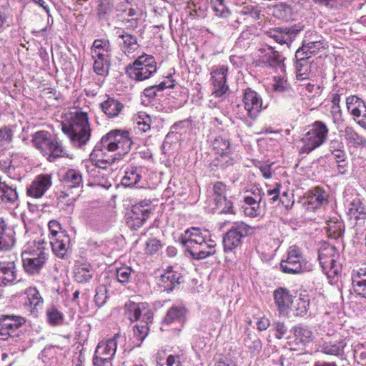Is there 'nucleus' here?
I'll use <instances>...</instances> for the list:
<instances>
[{
    "label": "nucleus",
    "instance_id": "nucleus-22",
    "mask_svg": "<svg viewBox=\"0 0 366 366\" xmlns=\"http://www.w3.org/2000/svg\"><path fill=\"white\" fill-rule=\"evenodd\" d=\"M259 51L261 54L264 53L260 61L266 67L284 70L285 57L280 52L274 50L272 46L260 49Z\"/></svg>",
    "mask_w": 366,
    "mask_h": 366
},
{
    "label": "nucleus",
    "instance_id": "nucleus-15",
    "mask_svg": "<svg viewBox=\"0 0 366 366\" xmlns=\"http://www.w3.org/2000/svg\"><path fill=\"white\" fill-rule=\"evenodd\" d=\"M25 323V319L17 315L0 316V336L2 340L16 336L15 332Z\"/></svg>",
    "mask_w": 366,
    "mask_h": 366
},
{
    "label": "nucleus",
    "instance_id": "nucleus-37",
    "mask_svg": "<svg viewBox=\"0 0 366 366\" xmlns=\"http://www.w3.org/2000/svg\"><path fill=\"white\" fill-rule=\"evenodd\" d=\"M91 54L92 57L110 59L111 46L109 41L104 39H95L91 47Z\"/></svg>",
    "mask_w": 366,
    "mask_h": 366
},
{
    "label": "nucleus",
    "instance_id": "nucleus-61",
    "mask_svg": "<svg viewBox=\"0 0 366 366\" xmlns=\"http://www.w3.org/2000/svg\"><path fill=\"white\" fill-rule=\"evenodd\" d=\"M355 122L366 130V107L352 116Z\"/></svg>",
    "mask_w": 366,
    "mask_h": 366
},
{
    "label": "nucleus",
    "instance_id": "nucleus-40",
    "mask_svg": "<svg viewBox=\"0 0 366 366\" xmlns=\"http://www.w3.org/2000/svg\"><path fill=\"white\" fill-rule=\"evenodd\" d=\"M142 168L137 166H130L125 171L122 179V185L132 187L136 186L142 179Z\"/></svg>",
    "mask_w": 366,
    "mask_h": 366
},
{
    "label": "nucleus",
    "instance_id": "nucleus-49",
    "mask_svg": "<svg viewBox=\"0 0 366 366\" xmlns=\"http://www.w3.org/2000/svg\"><path fill=\"white\" fill-rule=\"evenodd\" d=\"M346 105L352 116L366 107L364 102L356 96L348 97L346 99Z\"/></svg>",
    "mask_w": 366,
    "mask_h": 366
},
{
    "label": "nucleus",
    "instance_id": "nucleus-39",
    "mask_svg": "<svg viewBox=\"0 0 366 366\" xmlns=\"http://www.w3.org/2000/svg\"><path fill=\"white\" fill-rule=\"evenodd\" d=\"M102 111L109 117H117L124 108V105L119 100L112 97L107 99L100 104Z\"/></svg>",
    "mask_w": 366,
    "mask_h": 366
},
{
    "label": "nucleus",
    "instance_id": "nucleus-52",
    "mask_svg": "<svg viewBox=\"0 0 366 366\" xmlns=\"http://www.w3.org/2000/svg\"><path fill=\"white\" fill-rule=\"evenodd\" d=\"M114 10L113 0H99L98 4L97 14L99 18L103 19L110 14Z\"/></svg>",
    "mask_w": 366,
    "mask_h": 366
},
{
    "label": "nucleus",
    "instance_id": "nucleus-18",
    "mask_svg": "<svg viewBox=\"0 0 366 366\" xmlns=\"http://www.w3.org/2000/svg\"><path fill=\"white\" fill-rule=\"evenodd\" d=\"M302 30V26H292L277 27L267 32L268 36L273 39L277 43L287 46L292 43L296 35Z\"/></svg>",
    "mask_w": 366,
    "mask_h": 366
},
{
    "label": "nucleus",
    "instance_id": "nucleus-41",
    "mask_svg": "<svg viewBox=\"0 0 366 366\" xmlns=\"http://www.w3.org/2000/svg\"><path fill=\"white\" fill-rule=\"evenodd\" d=\"M217 157L212 160L211 166L213 167L226 169L228 167L232 166L237 160V155L234 152L229 151V152H224L222 154H215Z\"/></svg>",
    "mask_w": 366,
    "mask_h": 366
},
{
    "label": "nucleus",
    "instance_id": "nucleus-29",
    "mask_svg": "<svg viewBox=\"0 0 366 366\" xmlns=\"http://www.w3.org/2000/svg\"><path fill=\"white\" fill-rule=\"evenodd\" d=\"M0 199L4 204H14L18 201L16 187L11 183V180L0 177Z\"/></svg>",
    "mask_w": 366,
    "mask_h": 366
},
{
    "label": "nucleus",
    "instance_id": "nucleus-32",
    "mask_svg": "<svg viewBox=\"0 0 366 366\" xmlns=\"http://www.w3.org/2000/svg\"><path fill=\"white\" fill-rule=\"evenodd\" d=\"M325 44V41L322 40L309 42L304 41L302 47L297 50L295 57L302 59L303 56H305L310 59L312 56L315 55L318 51L324 49Z\"/></svg>",
    "mask_w": 366,
    "mask_h": 366
},
{
    "label": "nucleus",
    "instance_id": "nucleus-38",
    "mask_svg": "<svg viewBox=\"0 0 366 366\" xmlns=\"http://www.w3.org/2000/svg\"><path fill=\"white\" fill-rule=\"evenodd\" d=\"M346 343L343 340L323 342L320 345V352L327 355L341 357L344 354Z\"/></svg>",
    "mask_w": 366,
    "mask_h": 366
},
{
    "label": "nucleus",
    "instance_id": "nucleus-2",
    "mask_svg": "<svg viewBox=\"0 0 366 366\" xmlns=\"http://www.w3.org/2000/svg\"><path fill=\"white\" fill-rule=\"evenodd\" d=\"M26 251L22 253L23 267L25 271L29 274H36L45 264L48 253L46 246L48 242L41 235L32 242Z\"/></svg>",
    "mask_w": 366,
    "mask_h": 366
},
{
    "label": "nucleus",
    "instance_id": "nucleus-26",
    "mask_svg": "<svg viewBox=\"0 0 366 366\" xmlns=\"http://www.w3.org/2000/svg\"><path fill=\"white\" fill-rule=\"evenodd\" d=\"M15 243L14 230L8 227L4 219L0 217V252L11 250Z\"/></svg>",
    "mask_w": 366,
    "mask_h": 366
},
{
    "label": "nucleus",
    "instance_id": "nucleus-12",
    "mask_svg": "<svg viewBox=\"0 0 366 366\" xmlns=\"http://www.w3.org/2000/svg\"><path fill=\"white\" fill-rule=\"evenodd\" d=\"M242 101L247 115L252 119H256L260 112L267 108L263 105L260 94L251 88L244 89Z\"/></svg>",
    "mask_w": 366,
    "mask_h": 366
},
{
    "label": "nucleus",
    "instance_id": "nucleus-33",
    "mask_svg": "<svg viewBox=\"0 0 366 366\" xmlns=\"http://www.w3.org/2000/svg\"><path fill=\"white\" fill-rule=\"evenodd\" d=\"M69 240V235L59 233L57 237H50L49 244L57 257H64L67 252Z\"/></svg>",
    "mask_w": 366,
    "mask_h": 366
},
{
    "label": "nucleus",
    "instance_id": "nucleus-62",
    "mask_svg": "<svg viewBox=\"0 0 366 366\" xmlns=\"http://www.w3.org/2000/svg\"><path fill=\"white\" fill-rule=\"evenodd\" d=\"M191 122L189 120L180 121L172 126V129L178 133H184L187 129L190 128Z\"/></svg>",
    "mask_w": 366,
    "mask_h": 366
},
{
    "label": "nucleus",
    "instance_id": "nucleus-35",
    "mask_svg": "<svg viewBox=\"0 0 366 366\" xmlns=\"http://www.w3.org/2000/svg\"><path fill=\"white\" fill-rule=\"evenodd\" d=\"M352 282L354 292L366 299V270L360 269L353 270L352 274Z\"/></svg>",
    "mask_w": 366,
    "mask_h": 366
},
{
    "label": "nucleus",
    "instance_id": "nucleus-55",
    "mask_svg": "<svg viewBox=\"0 0 366 366\" xmlns=\"http://www.w3.org/2000/svg\"><path fill=\"white\" fill-rule=\"evenodd\" d=\"M213 191L214 194V200L217 203L225 202L226 196V185L221 182H216L213 186Z\"/></svg>",
    "mask_w": 366,
    "mask_h": 366
},
{
    "label": "nucleus",
    "instance_id": "nucleus-5",
    "mask_svg": "<svg viewBox=\"0 0 366 366\" xmlns=\"http://www.w3.org/2000/svg\"><path fill=\"white\" fill-rule=\"evenodd\" d=\"M339 252L335 246L322 242L318 249V259L324 273L327 275L330 284L334 285L338 280L342 266L338 262Z\"/></svg>",
    "mask_w": 366,
    "mask_h": 366
},
{
    "label": "nucleus",
    "instance_id": "nucleus-36",
    "mask_svg": "<svg viewBox=\"0 0 366 366\" xmlns=\"http://www.w3.org/2000/svg\"><path fill=\"white\" fill-rule=\"evenodd\" d=\"M16 279L17 271L13 262L0 265V287L13 284Z\"/></svg>",
    "mask_w": 366,
    "mask_h": 366
},
{
    "label": "nucleus",
    "instance_id": "nucleus-23",
    "mask_svg": "<svg viewBox=\"0 0 366 366\" xmlns=\"http://www.w3.org/2000/svg\"><path fill=\"white\" fill-rule=\"evenodd\" d=\"M347 214L356 224H362L366 219V207L359 197L352 199L347 205Z\"/></svg>",
    "mask_w": 366,
    "mask_h": 366
},
{
    "label": "nucleus",
    "instance_id": "nucleus-7",
    "mask_svg": "<svg viewBox=\"0 0 366 366\" xmlns=\"http://www.w3.org/2000/svg\"><path fill=\"white\" fill-rule=\"evenodd\" d=\"M157 71V63L153 56L142 54L132 64L126 67V73L136 81H144L149 79Z\"/></svg>",
    "mask_w": 366,
    "mask_h": 366
},
{
    "label": "nucleus",
    "instance_id": "nucleus-64",
    "mask_svg": "<svg viewBox=\"0 0 366 366\" xmlns=\"http://www.w3.org/2000/svg\"><path fill=\"white\" fill-rule=\"evenodd\" d=\"M274 329L277 332L276 338L280 340L287 333V327L284 322H276L274 323Z\"/></svg>",
    "mask_w": 366,
    "mask_h": 366
},
{
    "label": "nucleus",
    "instance_id": "nucleus-1",
    "mask_svg": "<svg viewBox=\"0 0 366 366\" xmlns=\"http://www.w3.org/2000/svg\"><path fill=\"white\" fill-rule=\"evenodd\" d=\"M134 142L127 130L112 129L104 134L100 142L96 144V152L103 151L105 153L112 152L110 155L120 160L127 154L132 149Z\"/></svg>",
    "mask_w": 366,
    "mask_h": 366
},
{
    "label": "nucleus",
    "instance_id": "nucleus-24",
    "mask_svg": "<svg viewBox=\"0 0 366 366\" xmlns=\"http://www.w3.org/2000/svg\"><path fill=\"white\" fill-rule=\"evenodd\" d=\"M149 213L142 205L134 206L127 221L128 227L134 230L138 229L144 224Z\"/></svg>",
    "mask_w": 366,
    "mask_h": 366
},
{
    "label": "nucleus",
    "instance_id": "nucleus-21",
    "mask_svg": "<svg viewBox=\"0 0 366 366\" xmlns=\"http://www.w3.org/2000/svg\"><path fill=\"white\" fill-rule=\"evenodd\" d=\"M51 184V177L50 175H38L27 188L26 194L31 197L40 198L49 189Z\"/></svg>",
    "mask_w": 366,
    "mask_h": 366
},
{
    "label": "nucleus",
    "instance_id": "nucleus-43",
    "mask_svg": "<svg viewBox=\"0 0 366 366\" xmlns=\"http://www.w3.org/2000/svg\"><path fill=\"white\" fill-rule=\"evenodd\" d=\"M328 194L327 192L320 187H315L312 191L311 195L309 196L308 203L312 205V208L316 209L317 207L324 206L328 203Z\"/></svg>",
    "mask_w": 366,
    "mask_h": 366
},
{
    "label": "nucleus",
    "instance_id": "nucleus-58",
    "mask_svg": "<svg viewBox=\"0 0 366 366\" xmlns=\"http://www.w3.org/2000/svg\"><path fill=\"white\" fill-rule=\"evenodd\" d=\"M162 244L156 238H151L146 242L145 252L147 254H154L161 249Z\"/></svg>",
    "mask_w": 366,
    "mask_h": 366
},
{
    "label": "nucleus",
    "instance_id": "nucleus-14",
    "mask_svg": "<svg viewBox=\"0 0 366 366\" xmlns=\"http://www.w3.org/2000/svg\"><path fill=\"white\" fill-rule=\"evenodd\" d=\"M128 317L131 321L151 323L153 320V312L146 303H135L130 302L125 305Z\"/></svg>",
    "mask_w": 366,
    "mask_h": 366
},
{
    "label": "nucleus",
    "instance_id": "nucleus-28",
    "mask_svg": "<svg viewBox=\"0 0 366 366\" xmlns=\"http://www.w3.org/2000/svg\"><path fill=\"white\" fill-rule=\"evenodd\" d=\"M90 157L93 161H95L94 168L90 172L95 175L96 173H99L100 169L107 170L109 166L112 165L115 161V157L108 156L107 153L103 151L101 152H96V146L90 154Z\"/></svg>",
    "mask_w": 366,
    "mask_h": 366
},
{
    "label": "nucleus",
    "instance_id": "nucleus-63",
    "mask_svg": "<svg viewBox=\"0 0 366 366\" xmlns=\"http://www.w3.org/2000/svg\"><path fill=\"white\" fill-rule=\"evenodd\" d=\"M49 229L50 231V237H57L59 233H64L61 231V224L56 220H51L48 224Z\"/></svg>",
    "mask_w": 366,
    "mask_h": 366
},
{
    "label": "nucleus",
    "instance_id": "nucleus-4",
    "mask_svg": "<svg viewBox=\"0 0 366 366\" xmlns=\"http://www.w3.org/2000/svg\"><path fill=\"white\" fill-rule=\"evenodd\" d=\"M32 142L34 147L46 156L50 162L67 155L62 142L47 131L36 132L32 136Z\"/></svg>",
    "mask_w": 366,
    "mask_h": 366
},
{
    "label": "nucleus",
    "instance_id": "nucleus-51",
    "mask_svg": "<svg viewBox=\"0 0 366 366\" xmlns=\"http://www.w3.org/2000/svg\"><path fill=\"white\" fill-rule=\"evenodd\" d=\"M212 147L215 154H222L232 150L228 139L220 136L214 139Z\"/></svg>",
    "mask_w": 366,
    "mask_h": 366
},
{
    "label": "nucleus",
    "instance_id": "nucleus-9",
    "mask_svg": "<svg viewBox=\"0 0 366 366\" xmlns=\"http://www.w3.org/2000/svg\"><path fill=\"white\" fill-rule=\"evenodd\" d=\"M281 270L287 274H300L310 269L307 259L297 246L289 247L287 257L280 262Z\"/></svg>",
    "mask_w": 366,
    "mask_h": 366
},
{
    "label": "nucleus",
    "instance_id": "nucleus-13",
    "mask_svg": "<svg viewBox=\"0 0 366 366\" xmlns=\"http://www.w3.org/2000/svg\"><path fill=\"white\" fill-rule=\"evenodd\" d=\"M207 238V231H202L199 227H190L187 229L179 237V242L185 248L187 252H190L192 248H197L198 245L204 242Z\"/></svg>",
    "mask_w": 366,
    "mask_h": 366
},
{
    "label": "nucleus",
    "instance_id": "nucleus-56",
    "mask_svg": "<svg viewBox=\"0 0 366 366\" xmlns=\"http://www.w3.org/2000/svg\"><path fill=\"white\" fill-rule=\"evenodd\" d=\"M293 303H295L294 307L297 316L302 317L307 314L310 306V301L308 299L299 297L294 301Z\"/></svg>",
    "mask_w": 366,
    "mask_h": 366
},
{
    "label": "nucleus",
    "instance_id": "nucleus-48",
    "mask_svg": "<svg viewBox=\"0 0 366 366\" xmlns=\"http://www.w3.org/2000/svg\"><path fill=\"white\" fill-rule=\"evenodd\" d=\"M344 225L341 222L337 220H330L325 227L327 235L333 239H337L342 235Z\"/></svg>",
    "mask_w": 366,
    "mask_h": 366
},
{
    "label": "nucleus",
    "instance_id": "nucleus-34",
    "mask_svg": "<svg viewBox=\"0 0 366 366\" xmlns=\"http://www.w3.org/2000/svg\"><path fill=\"white\" fill-rule=\"evenodd\" d=\"M347 144L357 148L366 147V138L357 132L351 126H346L344 129L340 130Z\"/></svg>",
    "mask_w": 366,
    "mask_h": 366
},
{
    "label": "nucleus",
    "instance_id": "nucleus-10",
    "mask_svg": "<svg viewBox=\"0 0 366 366\" xmlns=\"http://www.w3.org/2000/svg\"><path fill=\"white\" fill-rule=\"evenodd\" d=\"M250 227L244 222L234 223L222 238L224 251L229 254L241 247L242 239L249 233Z\"/></svg>",
    "mask_w": 366,
    "mask_h": 366
},
{
    "label": "nucleus",
    "instance_id": "nucleus-53",
    "mask_svg": "<svg viewBox=\"0 0 366 366\" xmlns=\"http://www.w3.org/2000/svg\"><path fill=\"white\" fill-rule=\"evenodd\" d=\"M92 59L94 60V71L98 75H105L107 73L106 66L109 64L110 59H100L99 57H92Z\"/></svg>",
    "mask_w": 366,
    "mask_h": 366
},
{
    "label": "nucleus",
    "instance_id": "nucleus-25",
    "mask_svg": "<svg viewBox=\"0 0 366 366\" xmlns=\"http://www.w3.org/2000/svg\"><path fill=\"white\" fill-rule=\"evenodd\" d=\"M26 298L24 306L26 309L34 317L37 316L39 309L42 308L43 298L35 287H29L26 290Z\"/></svg>",
    "mask_w": 366,
    "mask_h": 366
},
{
    "label": "nucleus",
    "instance_id": "nucleus-46",
    "mask_svg": "<svg viewBox=\"0 0 366 366\" xmlns=\"http://www.w3.org/2000/svg\"><path fill=\"white\" fill-rule=\"evenodd\" d=\"M14 129L11 126H4L0 128V148H9L13 142Z\"/></svg>",
    "mask_w": 366,
    "mask_h": 366
},
{
    "label": "nucleus",
    "instance_id": "nucleus-45",
    "mask_svg": "<svg viewBox=\"0 0 366 366\" xmlns=\"http://www.w3.org/2000/svg\"><path fill=\"white\" fill-rule=\"evenodd\" d=\"M291 332L295 338L302 343L309 342L312 340V332L307 326L297 325L292 328Z\"/></svg>",
    "mask_w": 366,
    "mask_h": 366
},
{
    "label": "nucleus",
    "instance_id": "nucleus-8",
    "mask_svg": "<svg viewBox=\"0 0 366 366\" xmlns=\"http://www.w3.org/2000/svg\"><path fill=\"white\" fill-rule=\"evenodd\" d=\"M328 132L329 129L325 123L321 121L315 122L301 140L303 145L300 148V152L308 154L321 146L326 141Z\"/></svg>",
    "mask_w": 366,
    "mask_h": 366
},
{
    "label": "nucleus",
    "instance_id": "nucleus-59",
    "mask_svg": "<svg viewBox=\"0 0 366 366\" xmlns=\"http://www.w3.org/2000/svg\"><path fill=\"white\" fill-rule=\"evenodd\" d=\"M107 298V289L103 286L97 287L96 295H94V302L97 306L99 307L103 306L106 302Z\"/></svg>",
    "mask_w": 366,
    "mask_h": 366
},
{
    "label": "nucleus",
    "instance_id": "nucleus-17",
    "mask_svg": "<svg viewBox=\"0 0 366 366\" xmlns=\"http://www.w3.org/2000/svg\"><path fill=\"white\" fill-rule=\"evenodd\" d=\"M273 297L280 315L288 317L294 302L291 292L285 287H279L273 292Z\"/></svg>",
    "mask_w": 366,
    "mask_h": 366
},
{
    "label": "nucleus",
    "instance_id": "nucleus-47",
    "mask_svg": "<svg viewBox=\"0 0 366 366\" xmlns=\"http://www.w3.org/2000/svg\"><path fill=\"white\" fill-rule=\"evenodd\" d=\"M46 320L52 326L61 325L64 321V315L55 306H50L46 311Z\"/></svg>",
    "mask_w": 366,
    "mask_h": 366
},
{
    "label": "nucleus",
    "instance_id": "nucleus-44",
    "mask_svg": "<svg viewBox=\"0 0 366 366\" xmlns=\"http://www.w3.org/2000/svg\"><path fill=\"white\" fill-rule=\"evenodd\" d=\"M297 62L295 64L296 76L299 80H304L309 79L310 76V66L308 59L303 56L302 59L299 57H295Z\"/></svg>",
    "mask_w": 366,
    "mask_h": 366
},
{
    "label": "nucleus",
    "instance_id": "nucleus-42",
    "mask_svg": "<svg viewBox=\"0 0 366 366\" xmlns=\"http://www.w3.org/2000/svg\"><path fill=\"white\" fill-rule=\"evenodd\" d=\"M187 310L182 305H174L167 312L163 323L170 325L174 322H181L185 319Z\"/></svg>",
    "mask_w": 366,
    "mask_h": 366
},
{
    "label": "nucleus",
    "instance_id": "nucleus-27",
    "mask_svg": "<svg viewBox=\"0 0 366 366\" xmlns=\"http://www.w3.org/2000/svg\"><path fill=\"white\" fill-rule=\"evenodd\" d=\"M181 274L172 269L164 271L157 280L158 287L163 291L171 292L180 284Z\"/></svg>",
    "mask_w": 366,
    "mask_h": 366
},
{
    "label": "nucleus",
    "instance_id": "nucleus-20",
    "mask_svg": "<svg viewBox=\"0 0 366 366\" xmlns=\"http://www.w3.org/2000/svg\"><path fill=\"white\" fill-rule=\"evenodd\" d=\"M114 36L121 50L127 55L133 53L139 47L137 36L126 32L122 28H115Z\"/></svg>",
    "mask_w": 366,
    "mask_h": 366
},
{
    "label": "nucleus",
    "instance_id": "nucleus-30",
    "mask_svg": "<svg viewBox=\"0 0 366 366\" xmlns=\"http://www.w3.org/2000/svg\"><path fill=\"white\" fill-rule=\"evenodd\" d=\"M216 242L209 237L198 245L197 248H192V250L189 253L194 259H202L214 254L216 253Z\"/></svg>",
    "mask_w": 366,
    "mask_h": 366
},
{
    "label": "nucleus",
    "instance_id": "nucleus-60",
    "mask_svg": "<svg viewBox=\"0 0 366 366\" xmlns=\"http://www.w3.org/2000/svg\"><path fill=\"white\" fill-rule=\"evenodd\" d=\"M240 14L244 16H249L253 19H258L259 18L260 11L254 6L246 5L242 7Z\"/></svg>",
    "mask_w": 366,
    "mask_h": 366
},
{
    "label": "nucleus",
    "instance_id": "nucleus-11",
    "mask_svg": "<svg viewBox=\"0 0 366 366\" xmlns=\"http://www.w3.org/2000/svg\"><path fill=\"white\" fill-rule=\"evenodd\" d=\"M124 341L125 337L121 333H117L114 337L107 342H100L95 350L93 359L94 365L96 366H105L113 359L119 341Z\"/></svg>",
    "mask_w": 366,
    "mask_h": 366
},
{
    "label": "nucleus",
    "instance_id": "nucleus-16",
    "mask_svg": "<svg viewBox=\"0 0 366 366\" xmlns=\"http://www.w3.org/2000/svg\"><path fill=\"white\" fill-rule=\"evenodd\" d=\"M227 71L228 68L224 65L218 66L211 71L212 94L217 97H222L229 90L226 84Z\"/></svg>",
    "mask_w": 366,
    "mask_h": 366
},
{
    "label": "nucleus",
    "instance_id": "nucleus-54",
    "mask_svg": "<svg viewBox=\"0 0 366 366\" xmlns=\"http://www.w3.org/2000/svg\"><path fill=\"white\" fill-rule=\"evenodd\" d=\"M149 323L139 322L134 326V336L137 340L140 342L145 339L149 333Z\"/></svg>",
    "mask_w": 366,
    "mask_h": 366
},
{
    "label": "nucleus",
    "instance_id": "nucleus-50",
    "mask_svg": "<svg viewBox=\"0 0 366 366\" xmlns=\"http://www.w3.org/2000/svg\"><path fill=\"white\" fill-rule=\"evenodd\" d=\"M134 270L129 266H122L116 268L115 277L117 280L121 284L129 283L132 280Z\"/></svg>",
    "mask_w": 366,
    "mask_h": 366
},
{
    "label": "nucleus",
    "instance_id": "nucleus-3",
    "mask_svg": "<svg viewBox=\"0 0 366 366\" xmlns=\"http://www.w3.org/2000/svg\"><path fill=\"white\" fill-rule=\"evenodd\" d=\"M62 131L67 134L76 147L86 145L91 137V128L87 113L76 112L69 125H63Z\"/></svg>",
    "mask_w": 366,
    "mask_h": 366
},
{
    "label": "nucleus",
    "instance_id": "nucleus-57",
    "mask_svg": "<svg viewBox=\"0 0 366 366\" xmlns=\"http://www.w3.org/2000/svg\"><path fill=\"white\" fill-rule=\"evenodd\" d=\"M275 16L285 21H288L292 14V8L287 4H280L275 9Z\"/></svg>",
    "mask_w": 366,
    "mask_h": 366
},
{
    "label": "nucleus",
    "instance_id": "nucleus-31",
    "mask_svg": "<svg viewBox=\"0 0 366 366\" xmlns=\"http://www.w3.org/2000/svg\"><path fill=\"white\" fill-rule=\"evenodd\" d=\"M94 274V270L91 264L84 260L76 261L74 270V278L79 283L88 282Z\"/></svg>",
    "mask_w": 366,
    "mask_h": 366
},
{
    "label": "nucleus",
    "instance_id": "nucleus-6",
    "mask_svg": "<svg viewBox=\"0 0 366 366\" xmlns=\"http://www.w3.org/2000/svg\"><path fill=\"white\" fill-rule=\"evenodd\" d=\"M63 189L59 199L65 202L67 205L72 204L80 195L83 187V177L81 172L75 169H69L62 175L61 179Z\"/></svg>",
    "mask_w": 366,
    "mask_h": 366
},
{
    "label": "nucleus",
    "instance_id": "nucleus-19",
    "mask_svg": "<svg viewBox=\"0 0 366 366\" xmlns=\"http://www.w3.org/2000/svg\"><path fill=\"white\" fill-rule=\"evenodd\" d=\"M264 193L258 188L252 192V195L244 197V204L242 208L245 215L250 217H255L260 214V204L262 202Z\"/></svg>",
    "mask_w": 366,
    "mask_h": 366
}]
</instances>
